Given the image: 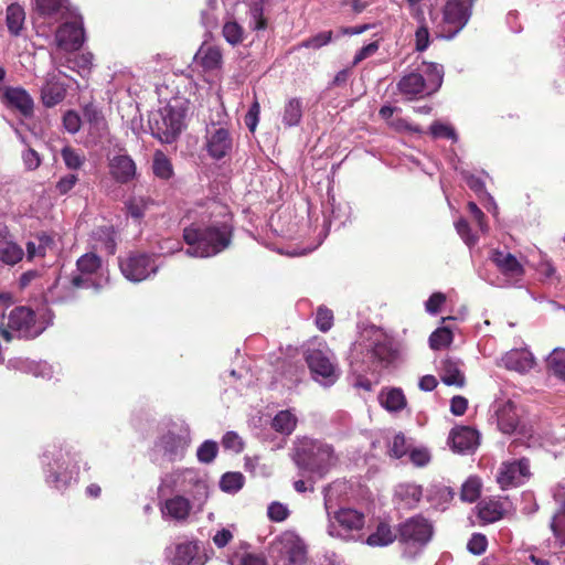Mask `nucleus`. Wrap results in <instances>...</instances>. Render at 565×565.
Listing matches in <instances>:
<instances>
[{"label":"nucleus","instance_id":"nucleus-40","mask_svg":"<svg viewBox=\"0 0 565 565\" xmlns=\"http://www.w3.org/2000/svg\"><path fill=\"white\" fill-rule=\"evenodd\" d=\"M76 266L81 274L92 275L100 268L102 259L94 253H87L77 259Z\"/></svg>","mask_w":565,"mask_h":565},{"label":"nucleus","instance_id":"nucleus-7","mask_svg":"<svg viewBox=\"0 0 565 565\" xmlns=\"http://www.w3.org/2000/svg\"><path fill=\"white\" fill-rule=\"evenodd\" d=\"M153 137L161 142L171 143L180 135L183 127V114L172 106H167L152 115L149 120Z\"/></svg>","mask_w":565,"mask_h":565},{"label":"nucleus","instance_id":"nucleus-64","mask_svg":"<svg viewBox=\"0 0 565 565\" xmlns=\"http://www.w3.org/2000/svg\"><path fill=\"white\" fill-rule=\"evenodd\" d=\"M468 407V401L462 396H454L450 403V411L454 415H463Z\"/></svg>","mask_w":565,"mask_h":565},{"label":"nucleus","instance_id":"nucleus-6","mask_svg":"<svg viewBox=\"0 0 565 565\" xmlns=\"http://www.w3.org/2000/svg\"><path fill=\"white\" fill-rule=\"evenodd\" d=\"M470 17V8L463 0H448L443 10V19L436 25L437 36L447 40L455 38L466 26Z\"/></svg>","mask_w":565,"mask_h":565},{"label":"nucleus","instance_id":"nucleus-38","mask_svg":"<svg viewBox=\"0 0 565 565\" xmlns=\"http://www.w3.org/2000/svg\"><path fill=\"white\" fill-rule=\"evenodd\" d=\"M481 481L478 477H469L461 486L460 499L465 502H476L481 494Z\"/></svg>","mask_w":565,"mask_h":565},{"label":"nucleus","instance_id":"nucleus-35","mask_svg":"<svg viewBox=\"0 0 565 565\" xmlns=\"http://www.w3.org/2000/svg\"><path fill=\"white\" fill-rule=\"evenodd\" d=\"M379 399L381 405L390 412H398L406 406L403 391H382Z\"/></svg>","mask_w":565,"mask_h":565},{"label":"nucleus","instance_id":"nucleus-39","mask_svg":"<svg viewBox=\"0 0 565 565\" xmlns=\"http://www.w3.org/2000/svg\"><path fill=\"white\" fill-rule=\"evenodd\" d=\"M186 443L180 435L172 431L164 434L161 437V446L164 451L171 456H177L181 450L184 449Z\"/></svg>","mask_w":565,"mask_h":565},{"label":"nucleus","instance_id":"nucleus-20","mask_svg":"<svg viewBox=\"0 0 565 565\" xmlns=\"http://www.w3.org/2000/svg\"><path fill=\"white\" fill-rule=\"evenodd\" d=\"M109 173L118 183L127 184L136 178L137 167L128 154H117L109 160Z\"/></svg>","mask_w":565,"mask_h":565},{"label":"nucleus","instance_id":"nucleus-19","mask_svg":"<svg viewBox=\"0 0 565 565\" xmlns=\"http://www.w3.org/2000/svg\"><path fill=\"white\" fill-rule=\"evenodd\" d=\"M449 443L454 451L470 452L479 445V433L468 426L455 427L450 431Z\"/></svg>","mask_w":565,"mask_h":565},{"label":"nucleus","instance_id":"nucleus-8","mask_svg":"<svg viewBox=\"0 0 565 565\" xmlns=\"http://www.w3.org/2000/svg\"><path fill=\"white\" fill-rule=\"evenodd\" d=\"M397 532L401 543L422 547L431 540L434 529L427 519L416 515L401 523Z\"/></svg>","mask_w":565,"mask_h":565},{"label":"nucleus","instance_id":"nucleus-22","mask_svg":"<svg viewBox=\"0 0 565 565\" xmlns=\"http://www.w3.org/2000/svg\"><path fill=\"white\" fill-rule=\"evenodd\" d=\"M494 407L499 429L504 434L515 431L519 425V415L514 402L511 399L497 402Z\"/></svg>","mask_w":565,"mask_h":565},{"label":"nucleus","instance_id":"nucleus-27","mask_svg":"<svg viewBox=\"0 0 565 565\" xmlns=\"http://www.w3.org/2000/svg\"><path fill=\"white\" fill-rule=\"evenodd\" d=\"M195 60L206 71L216 70L222 65V52L217 46L202 45L195 54Z\"/></svg>","mask_w":565,"mask_h":565},{"label":"nucleus","instance_id":"nucleus-56","mask_svg":"<svg viewBox=\"0 0 565 565\" xmlns=\"http://www.w3.org/2000/svg\"><path fill=\"white\" fill-rule=\"evenodd\" d=\"M455 227L457 233L460 235V237L463 239V242L468 246H473L478 238L473 234H471L470 227L468 222L465 218H460L455 223Z\"/></svg>","mask_w":565,"mask_h":565},{"label":"nucleus","instance_id":"nucleus-50","mask_svg":"<svg viewBox=\"0 0 565 565\" xmlns=\"http://www.w3.org/2000/svg\"><path fill=\"white\" fill-rule=\"evenodd\" d=\"M148 203H149V200H147L145 198L131 199L126 204L127 212L131 217H134L136 220H140L145 215V211L148 207Z\"/></svg>","mask_w":565,"mask_h":565},{"label":"nucleus","instance_id":"nucleus-23","mask_svg":"<svg viewBox=\"0 0 565 565\" xmlns=\"http://www.w3.org/2000/svg\"><path fill=\"white\" fill-rule=\"evenodd\" d=\"M66 96L65 85L54 77L45 82L41 88V100L47 108L62 103Z\"/></svg>","mask_w":565,"mask_h":565},{"label":"nucleus","instance_id":"nucleus-15","mask_svg":"<svg viewBox=\"0 0 565 565\" xmlns=\"http://www.w3.org/2000/svg\"><path fill=\"white\" fill-rule=\"evenodd\" d=\"M529 476V461L526 459H520L518 461L502 463L497 481L501 489H508L520 486L523 482V479Z\"/></svg>","mask_w":565,"mask_h":565},{"label":"nucleus","instance_id":"nucleus-31","mask_svg":"<svg viewBox=\"0 0 565 565\" xmlns=\"http://www.w3.org/2000/svg\"><path fill=\"white\" fill-rule=\"evenodd\" d=\"M478 516L484 523H493L503 518V507L499 501H481L477 505Z\"/></svg>","mask_w":565,"mask_h":565},{"label":"nucleus","instance_id":"nucleus-34","mask_svg":"<svg viewBox=\"0 0 565 565\" xmlns=\"http://www.w3.org/2000/svg\"><path fill=\"white\" fill-rule=\"evenodd\" d=\"M152 172L161 180H169L173 177L171 160L160 150H157L152 160Z\"/></svg>","mask_w":565,"mask_h":565},{"label":"nucleus","instance_id":"nucleus-43","mask_svg":"<svg viewBox=\"0 0 565 565\" xmlns=\"http://www.w3.org/2000/svg\"><path fill=\"white\" fill-rule=\"evenodd\" d=\"M83 118L96 129L103 128L106 124L102 110L93 103L84 106Z\"/></svg>","mask_w":565,"mask_h":565},{"label":"nucleus","instance_id":"nucleus-30","mask_svg":"<svg viewBox=\"0 0 565 565\" xmlns=\"http://www.w3.org/2000/svg\"><path fill=\"white\" fill-rule=\"evenodd\" d=\"M341 527L348 531L360 530L364 525V515L353 509H341L334 515Z\"/></svg>","mask_w":565,"mask_h":565},{"label":"nucleus","instance_id":"nucleus-16","mask_svg":"<svg viewBox=\"0 0 565 565\" xmlns=\"http://www.w3.org/2000/svg\"><path fill=\"white\" fill-rule=\"evenodd\" d=\"M501 363L509 371L526 374L536 365V360L529 348H520L508 351Z\"/></svg>","mask_w":565,"mask_h":565},{"label":"nucleus","instance_id":"nucleus-33","mask_svg":"<svg viewBox=\"0 0 565 565\" xmlns=\"http://www.w3.org/2000/svg\"><path fill=\"white\" fill-rule=\"evenodd\" d=\"M25 20V12L18 3H12L7 8V26L11 34L19 35L23 28Z\"/></svg>","mask_w":565,"mask_h":565},{"label":"nucleus","instance_id":"nucleus-55","mask_svg":"<svg viewBox=\"0 0 565 565\" xmlns=\"http://www.w3.org/2000/svg\"><path fill=\"white\" fill-rule=\"evenodd\" d=\"M82 118L74 110H67L63 116V126L70 134H76L81 129Z\"/></svg>","mask_w":565,"mask_h":565},{"label":"nucleus","instance_id":"nucleus-9","mask_svg":"<svg viewBox=\"0 0 565 565\" xmlns=\"http://www.w3.org/2000/svg\"><path fill=\"white\" fill-rule=\"evenodd\" d=\"M119 266L122 275L134 282L142 281L158 270L151 256L139 253L130 254L126 259L120 260Z\"/></svg>","mask_w":565,"mask_h":565},{"label":"nucleus","instance_id":"nucleus-58","mask_svg":"<svg viewBox=\"0 0 565 565\" xmlns=\"http://www.w3.org/2000/svg\"><path fill=\"white\" fill-rule=\"evenodd\" d=\"M446 301V296L443 292H434L425 302L426 311L430 315L439 312L441 305Z\"/></svg>","mask_w":565,"mask_h":565},{"label":"nucleus","instance_id":"nucleus-42","mask_svg":"<svg viewBox=\"0 0 565 565\" xmlns=\"http://www.w3.org/2000/svg\"><path fill=\"white\" fill-rule=\"evenodd\" d=\"M451 342L452 333L446 327L436 329L429 337V347L433 350H440L447 348Z\"/></svg>","mask_w":565,"mask_h":565},{"label":"nucleus","instance_id":"nucleus-24","mask_svg":"<svg viewBox=\"0 0 565 565\" xmlns=\"http://www.w3.org/2000/svg\"><path fill=\"white\" fill-rule=\"evenodd\" d=\"M8 227L3 225V232L0 237V263L14 265L23 258V249L8 239Z\"/></svg>","mask_w":565,"mask_h":565},{"label":"nucleus","instance_id":"nucleus-17","mask_svg":"<svg viewBox=\"0 0 565 565\" xmlns=\"http://www.w3.org/2000/svg\"><path fill=\"white\" fill-rule=\"evenodd\" d=\"M55 40L60 49L77 51L84 42V29L76 22H66L57 29Z\"/></svg>","mask_w":565,"mask_h":565},{"label":"nucleus","instance_id":"nucleus-13","mask_svg":"<svg viewBox=\"0 0 565 565\" xmlns=\"http://www.w3.org/2000/svg\"><path fill=\"white\" fill-rule=\"evenodd\" d=\"M490 259L504 277L505 285L515 286L521 280L523 266L511 253L493 249Z\"/></svg>","mask_w":565,"mask_h":565},{"label":"nucleus","instance_id":"nucleus-61","mask_svg":"<svg viewBox=\"0 0 565 565\" xmlns=\"http://www.w3.org/2000/svg\"><path fill=\"white\" fill-rule=\"evenodd\" d=\"M77 180V177L71 173L61 178L56 183V191L62 195L68 193L74 188Z\"/></svg>","mask_w":565,"mask_h":565},{"label":"nucleus","instance_id":"nucleus-54","mask_svg":"<svg viewBox=\"0 0 565 565\" xmlns=\"http://www.w3.org/2000/svg\"><path fill=\"white\" fill-rule=\"evenodd\" d=\"M488 546V541L486 535L481 533H475L470 537L467 544V548L470 553L475 555H481L486 552Z\"/></svg>","mask_w":565,"mask_h":565},{"label":"nucleus","instance_id":"nucleus-26","mask_svg":"<svg viewBox=\"0 0 565 565\" xmlns=\"http://www.w3.org/2000/svg\"><path fill=\"white\" fill-rule=\"evenodd\" d=\"M25 247L29 259H33L34 257H44L47 250L53 249L54 239L52 236L42 232L29 239Z\"/></svg>","mask_w":565,"mask_h":565},{"label":"nucleus","instance_id":"nucleus-29","mask_svg":"<svg viewBox=\"0 0 565 565\" xmlns=\"http://www.w3.org/2000/svg\"><path fill=\"white\" fill-rule=\"evenodd\" d=\"M547 372L565 382V348H555L545 359Z\"/></svg>","mask_w":565,"mask_h":565},{"label":"nucleus","instance_id":"nucleus-63","mask_svg":"<svg viewBox=\"0 0 565 565\" xmlns=\"http://www.w3.org/2000/svg\"><path fill=\"white\" fill-rule=\"evenodd\" d=\"M23 161L29 170H35L41 163L39 153L31 148L23 153Z\"/></svg>","mask_w":565,"mask_h":565},{"label":"nucleus","instance_id":"nucleus-25","mask_svg":"<svg viewBox=\"0 0 565 565\" xmlns=\"http://www.w3.org/2000/svg\"><path fill=\"white\" fill-rule=\"evenodd\" d=\"M440 379L447 386L462 387L466 384L461 364L458 361L445 360L440 367Z\"/></svg>","mask_w":565,"mask_h":565},{"label":"nucleus","instance_id":"nucleus-12","mask_svg":"<svg viewBox=\"0 0 565 565\" xmlns=\"http://www.w3.org/2000/svg\"><path fill=\"white\" fill-rule=\"evenodd\" d=\"M1 103L10 109L19 111L23 117L30 118L34 113V100L22 87L4 86L0 88Z\"/></svg>","mask_w":565,"mask_h":565},{"label":"nucleus","instance_id":"nucleus-37","mask_svg":"<svg viewBox=\"0 0 565 565\" xmlns=\"http://www.w3.org/2000/svg\"><path fill=\"white\" fill-rule=\"evenodd\" d=\"M198 546L192 543H181L177 545L174 559L178 565H199L195 561Z\"/></svg>","mask_w":565,"mask_h":565},{"label":"nucleus","instance_id":"nucleus-36","mask_svg":"<svg viewBox=\"0 0 565 565\" xmlns=\"http://www.w3.org/2000/svg\"><path fill=\"white\" fill-rule=\"evenodd\" d=\"M396 495L406 505L414 507L420 501L423 497V489L420 486L414 483H404L397 487Z\"/></svg>","mask_w":565,"mask_h":565},{"label":"nucleus","instance_id":"nucleus-49","mask_svg":"<svg viewBox=\"0 0 565 565\" xmlns=\"http://www.w3.org/2000/svg\"><path fill=\"white\" fill-rule=\"evenodd\" d=\"M406 437L403 433H397L392 443L388 445V455L393 458L399 459L407 454Z\"/></svg>","mask_w":565,"mask_h":565},{"label":"nucleus","instance_id":"nucleus-47","mask_svg":"<svg viewBox=\"0 0 565 565\" xmlns=\"http://www.w3.org/2000/svg\"><path fill=\"white\" fill-rule=\"evenodd\" d=\"M218 447L213 440H205L196 451L198 460L202 463H211L217 456Z\"/></svg>","mask_w":565,"mask_h":565},{"label":"nucleus","instance_id":"nucleus-10","mask_svg":"<svg viewBox=\"0 0 565 565\" xmlns=\"http://www.w3.org/2000/svg\"><path fill=\"white\" fill-rule=\"evenodd\" d=\"M310 222L308 217V210L303 211V214L300 216V220L297 222H289L288 228H287V236L285 235V238H288L289 241H300L301 247L297 248H290L285 247V255L287 256H300L305 255L309 252H312L316 249L320 244L321 241H318L317 243H310V244H303V239L307 238L310 234Z\"/></svg>","mask_w":565,"mask_h":565},{"label":"nucleus","instance_id":"nucleus-41","mask_svg":"<svg viewBox=\"0 0 565 565\" xmlns=\"http://www.w3.org/2000/svg\"><path fill=\"white\" fill-rule=\"evenodd\" d=\"M417 19L419 22V26L415 32L416 51L424 52L429 46L430 34L428 26L425 23V18L422 11L418 12Z\"/></svg>","mask_w":565,"mask_h":565},{"label":"nucleus","instance_id":"nucleus-5","mask_svg":"<svg viewBox=\"0 0 565 565\" xmlns=\"http://www.w3.org/2000/svg\"><path fill=\"white\" fill-rule=\"evenodd\" d=\"M303 358L318 384L327 387L335 384L341 371L334 353L326 344L306 349Z\"/></svg>","mask_w":565,"mask_h":565},{"label":"nucleus","instance_id":"nucleus-57","mask_svg":"<svg viewBox=\"0 0 565 565\" xmlns=\"http://www.w3.org/2000/svg\"><path fill=\"white\" fill-rule=\"evenodd\" d=\"M332 31H322L303 42V45L309 49H320L332 40Z\"/></svg>","mask_w":565,"mask_h":565},{"label":"nucleus","instance_id":"nucleus-52","mask_svg":"<svg viewBox=\"0 0 565 565\" xmlns=\"http://www.w3.org/2000/svg\"><path fill=\"white\" fill-rule=\"evenodd\" d=\"M316 326L322 331H329L333 326V313L326 307H319L316 315Z\"/></svg>","mask_w":565,"mask_h":565},{"label":"nucleus","instance_id":"nucleus-59","mask_svg":"<svg viewBox=\"0 0 565 565\" xmlns=\"http://www.w3.org/2000/svg\"><path fill=\"white\" fill-rule=\"evenodd\" d=\"M409 459L416 467H424L429 462L430 455L424 448H415L409 452Z\"/></svg>","mask_w":565,"mask_h":565},{"label":"nucleus","instance_id":"nucleus-44","mask_svg":"<svg viewBox=\"0 0 565 565\" xmlns=\"http://www.w3.org/2000/svg\"><path fill=\"white\" fill-rule=\"evenodd\" d=\"M244 486V476L241 472H226L222 476L220 487L225 492H236Z\"/></svg>","mask_w":565,"mask_h":565},{"label":"nucleus","instance_id":"nucleus-2","mask_svg":"<svg viewBox=\"0 0 565 565\" xmlns=\"http://www.w3.org/2000/svg\"><path fill=\"white\" fill-rule=\"evenodd\" d=\"M232 226L226 223L200 227L191 225L183 230V239L189 246L185 255L190 257H212L226 249L232 241Z\"/></svg>","mask_w":565,"mask_h":565},{"label":"nucleus","instance_id":"nucleus-45","mask_svg":"<svg viewBox=\"0 0 565 565\" xmlns=\"http://www.w3.org/2000/svg\"><path fill=\"white\" fill-rule=\"evenodd\" d=\"M302 117V104L299 99L294 98L289 100L285 108V124L296 126L300 122Z\"/></svg>","mask_w":565,"mask_h":565},{"label":"nucleus","instance_id":"nucleus-53","mask_svg":"<svg viewBox=\"0 0 565 565\" xmlns=\"http://www.w3.org/2000/svg\"><path fill=\"white\" fill-rule=\"evenodd\" d=\"M222 446L227 450L239 454L244 450L245 444L237 433L227 431L222 438Z\"/></svg>","mask_w":565,"mask_h":565},{"label":"nucleus","instance_id":"nucleus-62","mask_svg":"<svg viewBox=\"0 0 565 565\" xmlns=\"http://www.w3.org/2000/svg\"><path fill=\"white\" fill-rule=\"evenodd\" d=\"M468 211L470 212V214L472 215V217L476 220V222L478 223V226L480 228V231L482 233H487L488 232V225L487 223L484 222V214L483 212L478 207V205L475 203V202H469L468 203Z\"/></svg>","mask_w":565,"mask_h":565},{"label":"nucleus","instance_id":"nucleus-51","mask_svg":"<svg viewBox=\"0 0 565 565\" xmlns=\"http://www.w3.org/2000/svg\"><path fill=\"white\" fill-rule=\"evenodd\" d=\"M61 154H62L65 166L68 169L77 170L84 163V158L81 157L79 153L71 147H64L61 151Z\"/></svg>","mask_w":565,"mask_h":565},{"label":"nucleus","instance_id":"nucleus-48","mask_svg":"<svg viewBox=\"0 0 565 565\" xmlns=\"http://www.w3.org/2000/svg\"><path fill=\"white\" fill-rule=\"evenodd\" d=\"M429 131L435 139L446 138L457 141V134L450 125L443 124L440 121H434L429 127Z\"/></svg>","mask_w":565,"mask_h":565},{"label":"nucleus","instance_id":"nucleus-28","mask_svg":"<svg viewBox=\"0 0 565 565\" xmlns=\"http://www.w3.org/2000/svg\"><path fill=\"white\" fill-rule=\"evenodd\" d=\"M35 11L43 18L60 19L67 10V0H34Z\"/></svg>","mask_w":565,"mask_h":565},{"label":"nucleus","instance_id":"nucleus-21","mask_svg":"<svg viewBox=\"0 0 565 565\" xmlns=\"http://www.w3.org/2000/svg\"><path fill=\"white\" fill-rule=\"evenodd\" d=\"M162 516H168L178 522H184L190 516L192 504L183 495L177 494L167 499L160 508Z\"/></svg>","mask_w":565,"mask_h":565},{"label":"nucleus","instance_id":"nucleus-18","mask_svg":"<svg viewBox=\"0 0 565 565\" xmlns=\"http://www.w3.org/2000/svg\"><path fill=\"white\" fill-rule=\"evenodd\" d=\"M207 152L214 159H222L232 149V138L227 129L212 126L207 130Z\"/></svg>","mask_w":565,"mask_h":565},{"label":"nucleus","instance_id":"nucleus-3","mask_svg":"<svg viewBox=\"0 0 565 565\" xmlns=\"http://www.w3.org/2000/svg\"><path fill=\"white\" fill-rule=\"evenodd\" d=\"M290 456L300 470L319 478L327 476L339 460L332 446L308 437L296 441Z\"/></svg>","mask_w":565,"mask_h":565},{"label":"nucleus","instance_id":"nucleus-60","mask_svg":"<svg viewBox=\"0 0 565 565\" xmlns=\"http://www.w3.org/2000/svg\"><path fill=\"white\" fill-rule=\"evenodd\" d=\"M377 50H379L377 41L371 42L367 45H364L363 47H361L353 58V66L358 65L363 60L372 56Z\"/></svg>","mask_w":565,"mask_h":565},{"label":"nucleus","instance_id":"nucleus-11","mask_svg":"<svg viewBox=\"0 0 565 565\" xmlns=\"http://www.w3.org/2000/svg\"><path fill=\"white\" fill-rule=\"evenodd\" d=\"M8 327L24 339H33L42 332L36 324L34 311L28 307L14 308L9 315Z\"/></svg>","mask_w":565,"mask_h":565},{"label":"nucleus","instance_id":"nucleus-1","mask_svg":"<svg viewBox=\"0 0 565 565\" xmlns=\"http://www.w3.org/2000/svg\"><path fill=\"white\" fill-rule=\"evenodd\" d=\"M397 355L392 340L380 330H371L352 350L351 370L355 377L354 388H371L377 384L375 372L370 374L364 367L365 362L391 363Z\"/></svg>","mask_w":565,"mask_h":565},{"label":"nucleus","instance_id":"nucleus-4","mask_svg":"<svg viewBox=\"0 0 565 565\" xmlns=\"http://www.w3.org/2000/svg\"><path fill=\"white\" fill-rule=\"evenodd\" d=\"M444 79V67L436 63L423 62L415 71L405 74L397 83L398 92L412 100L436 93Z\"/></svg>","mask_w":565,"mask_h":565},{"label":"nucleus","instance_id":"nucleus-32","mask_svg":"<svg viewBox=\"0 0 565 565\" xmlns=\"http://www.w3.org/2000/svg\"><path fill=\"white\" fill-rule=\"evenodd\" d=\"M396 539H398V534L396 535L387 523L381 522L376 531L367 536L366 543L370 546H386Z\"/></svg>","mask_w":565,"mask_h":565},{"label":"nucleus","instance_id":"nucleus-14","mask_svg":"<svg viewBox=\"0 0 565 565\" xmlns=\"http://www.w3.org/2000/svg\"><path fill=\"white\" fill-rule=\"evenodd\" d=\"M285 565H313L308 544L291 531H285Z\"/></svg>","mask_w":565,"mask_h":565},{"label":"nucleus","instance_id":"nucleus-46","mask_svg":"<svg viewBox=\"0 0 565 565\" xmlns=\"http://www.w3.org/2000/svg\"><path fill=\"white\" fill-rule=\"evenodd\" d=\"M223 36L232 45H236L243 41L244 30L235 21H228L223 25Z\"/></svg>","mask_w":565,"mask_h":565}]
</instances>
